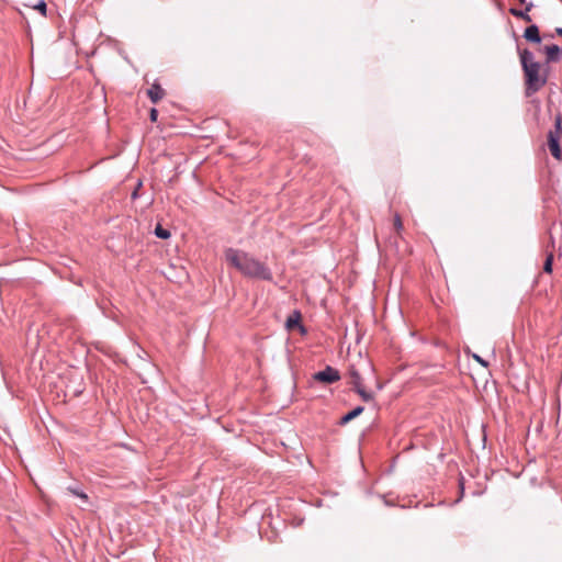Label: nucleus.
Instances as JSON below:
<instances>
[{
    "label": "nucleus",
    "mask_w": 562,
    "mask_h": 562,
    "mask_svg": "<svg viewBox=\"0 0 562 562\" xmlns=\"http://www.w3.org/2000/svg\"><path fill=\"white\" fill-rule=\"evenodd\" d=\"M224 256L227 263L246 278L262 281L273 280L270 267L247 251L229 247L225 249Z\"/></svg>",
    "instance_id": "1"
},
{
    "label": "nucleus",
    "mask_w": 562,
    "mask_h": 562,
    "mask_svg": "<svg viewBox=\"0 0 562 562\" xmlns=\"http://www.w3.org/2000/svg\"><path fill=\"white\" fill-rule=\"evenodd\" d=\"M522 37L532 44H540L542 38L540 36V31L538 25L531 24L525 29V32L522 34Z\"/></svg>",
    "instance_id": "6"
},
{
    "label": "nucleus",
    "mask_w": 562,
    "mask_h": 562,
    "mask_svg": "<svg viewBox=\"0 0 562 562\" xmlns=\"http://www.w3.org/2000/svg\"><path fill=\"white\" fill-rule=\"evenodd\" d=\"M350 384L352 385L353 391L362 398L364 402H371L374 400L373 393L368 392L362 384V378L359 371L352 366L349 369Z\"/></svg>",
    "instance_id": "4"
},
{
    "label": "nucleus",
    "mask_w": 562,
    "mask_h": 562,
    "mask_svg": "<svg viewBox=\"0 0 562 562\" xmlns=\"http://www.w3.org/2000/svg\"><path fill=\"white\" fill-rule=\"evenodd\" d=\"M535 7L533 2L532 1H529L527 3V5L525 7L524 10L521 9H517V8H509V13L515 16V18H518V19H521L524 20L525 22H531L532 19L529 14V12L532 10V8Z\"/></svg>",
    "instance_id": "7"
},
{
    "label": "nucleus",
    "mask_w": 562,
    "mask_h": 562,
    "mask_svg": "<svg viewBox=\"0 0 562 562\" xmlns=\"http://www.w3.org/2000/svg\"><path fill=\"white\" fill-rule=\"evenodd\" d=\"M555 33H557L559 36H562V27H557V29H555Z\"/></svg>",
    "instance_id": "21"
},
{
    "label": "nucleus",
    "mask_w": 562,
    "mask_h": 562,
    "mask_svg": "<svg viewBox=\"0 0 562 562\" xmlns=\"http://www.w3.org/2000/svg\"><path fill=\"white\" fill-rule=\"evenodd\" d=\"M154 234L160 239H168L171 236L170 232L164 228L160 224H157Z\"/></svg>",
    "instance_id": "12"
},
{
    "label": "nucleus",
    "mask_w": 562,
    "mask_h": 562,
    "mask_svg": "<svg viewBox=\"0 0 562 562\" xmlns=\"http://www.w3.org/2000/svg\"><path fill=\"white\" fill-rule=\"evenodd\" d=\"M459 485H460V497L456 502H459L464 494L463 477H461Z\"/></svg>",
    "instance_id": "20"
},
{
    "label": "nucleus",
    "mask_w": 562,
    "mask_h": 562,
    "mask_svg": "<svg viewBox=\"0 0 562 562\" xmlns=\"http://www.w3.org/2000/svg\"><path fill=\"white\" fill-rule=\"evenodd\" d=\"M68 491L74 494L75 496L77 497H80L81 499H83L85 502L88 501V496L86 493H83L82 491H79L77 487H71L69 486L68 487Z\"/></svg>",
    "instance_id": "14"
},
{
    "label": "nucleus",
    "mask_w": 562,
    "mask_h": 562,
    "mask_svg": "<svg viewBox=\"0 0 562 562\" xmlns=\"http://www.w3.org/2000/svg\"><path fill=\"white\" fill-rule=\"evenodd\" d=\"M543 50L547 55V63H555L562 58V48L559 45H546Z\"/></svg>",
    "instance_id": "8"
},
{
    "label": "nucleus",
    "mask_w": 562,
    "mask_h": 562,
    "mask_svg": "<svg viewBox=\"0 0 562 562\" xmlns=\"http://www.w3.org/2000/svg\"><path fill=\"white\" fill-rule=\"evenodd\" d=\"M394 227L397 233H400L403 229V223H402L400 214H397V213L394 216Z\"/></svg>",
    "instance_id": "16"
},
{
    "label": "nucleus",
    "mask_w": 562,
    "mask_h": 562,
    "mask_svg": "<svg viewBox=\"0 0 562 562\" xmlns=\"http://www.w3.org/2000/svg\"><path fill=\"white\" fill-rule=\"evenodd\" d=\"M158 117V111L157 109L153 108L149 112V119L151 122H156Z\"/></svg>",
    "instance_id": "19"
},
{
    "label": "nucleus",
    "mask_w": 562,
    "mask_h": 562,
    "mask_svg": "<svg viewBox=\"0 0 562 562\" xmlns=\"http://www.w3.org/2000/svg\"><path fill=\"white\" fill-rule=\"evenodd\" d=\"M562 133V116L558 114L554 119V128L548 133V147L551 155L560 160L562 158V149L560 146V137Z\"/></svg>",
    "instance_id": "3"
},
{
    "label": "nucleus",
    "mask_w": 562,
    "mask_h": 562,
    "mask_svg": "<svg viewBox=\"0 0 562 562\" xmlns=\"http://www.w3.org/2000/svg\"><path fill=\"white\" fill-rule=\"evenodd\" d=\"M147 95L153 103H157L165 95V90L157 82H154L151 87L147 90Z\"/></svg>",
    "instance_id": "10"
},
{
    "label": "nucleus",
    "mask_w": 562,
    "mask_h": 562,
    "mask_svg": "<svg viewBox=\"0 0 562 562\" xmlns=\"http://www.w3.org/2000/svg\"><path fill=\"white\" fill-rule=\"evenodd\" d=\"M473 359L476 362H479L481 366H483L484 368L488 367V362L486 360H484L482 357H480L479 355H473Z\"/></svg>",
    "instance_id": "17"
},
{
    "label": "nucleus",
    "mask_w": 562,
    "mask_h": 562,
    "mask_svg": "<svg viewBox=\"0 0 562 562\" xmlns=\"http://www.w3.org/2000/svg\"><path fill=\"white\" fill-rule=\"evenodd\" d=\"M552 265H553V255L552 254H549L544 260V263H543V271L546 273H551L552 272Z\"/></svg>",
    "instance_id": "13"
},
{
    "label": "nucleus",
    "mask_w": 562,
    "mask_h": 562,
    "mask_svg": "<svg viewBox=\"0 0 562 562\" xmlns=\"http://www.w3.org/2000/svg\"><path fill=\"white\" fill-rule=\"evenodd\" d=\"M34 9L38 10L43 16H46L47 5L44 0H40Z\"/></svg>",
    "instance_id": "15"
},
{
    "label": "nucleus",
    "mask_w": 562,
    "mask_h": 562,
    "mask_svg": "<svg viewBox=\"0 0 562 562\" xmlns=\"http://www.w3.org/2000/svg\"><path fill=\"white\" fill-rule=\"evenodd\" d=\"M363 411H364L363 406H356L353 409H351L350 412H348L347 414L341 416L338 424L340 426L347 425L349 422H351L352 419H355L356 417L361 415L363 413Z\"/></svg>",
    "instance_id": "11"
},
{
    "label": "nucleus",
    "mask_w": 562,
    "mask_h": 562,
    "mask_svg": "<svg viewBox=\"0 0 562 562\" xmlns=\"http://www.w3.org/2000/svg\"><path fill=\"white\" fill-rule=\"evenodd\" d=\"M313 380L323 384H333L340 380V373L331 366H326L324 370L313 374Z\"/></svg>",
    "instance_id": "5"
},
{
    "label": "nucleus",
    "mask_w": 562,
    "mask_h": 562,
    "mask_svg": "<svg viewBox=\"0 0 562 562\" xmlns=\"http://www.w3.org/2000/svg\"><path fill=\"white\" fill-rule=\"evenodd\" d=\"M285 327L288 329H292L294 327H297L301 331V334L306 333V328L301 323V313L300 311L295 310L293 313L286 318Z\"/></svg>",
    "instance_id": "9"
},
{
    "label": "nucleus",
    "mask_w": 562,
    "mask_h": 562,
    "mask_svg": "<svg viewBox=\"0 0 562 562\" xmlns=\"http://www.w3.org/2000/svg\"><path fill=\"white\" fill-rule=\"evenodd\" d=\"M518 1H519L520 3H522V4H525V5H527V3L529 2V1H527V0H518Z\"/></svg>",
    "instance_id": "22"
},
{
    "label": "nucleus",
    "mask_w": 562,
    "mask_h": 562,
    "mask_svg": "<svg viewBox=\"0 0 562 562\" xmlns=\"http://www.w3.org/2000/svg\"><path fill=\"white\" fill-rule=\"evenodd\" d=\"M140 187H142V181H138L136 188L134 189V191L131 194L132 200H136L139 196L138 191H139Z\"/></svg>",
    "instance_id": "18"
},
{
    "label": "nucleus",
    "mask_w": 562,
    "mask_h": 562,
    "mask_svg": "<svg viewBox=\"0 0 562 562\" xmlns=\"http://www.w3.org/2000/svg\"><path fill=\"white\" fill-rule=\"evenodd\" d=\"M521 69L525 75V94L530 97L541 90L547 81L548 75L541 74V65L535 61L533 53L527 48L519 50Z\"/></svg>",
    "instance_id": "2"
}]
</instances>
